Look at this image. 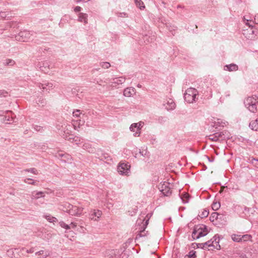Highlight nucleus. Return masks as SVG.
Returning a JSON list of instances; mask_svg holds the SVG:
<instances>
[{
	"label": "nucleus",
	"instance_id": "obj_7",
	"mask_svg": "<svg viewBox=\"0 0 258 258\" xmlns=\"http://www.w3.org/2000/svg\"><path fill=\"white\" fill-rule=\"evenodd\" d=\"M144 122L142 121H140L138 123H134L131 124L130 127V130L131 132H134V128H136V132L134 134V136L135 137H139L140 136L141 132L140 130L142 127L143 126Z\"/></svg>",
	"mask_w": 258,
	"mask_h": 258
},
{
	"label": "nucleus",
	"instance_id": "obj_50",
	"mask_svg": "<svg viewBox=\"0 0 258 258\" xmlns=\"http://www.w3.org/2000/svg\"><path fill=\"white\" fill-rule=\"evenodd\" d=\"M75 1H76V2L77 3H79V2H80L81 1H82V0H75Z\"/></svg>",
	"mask_w": 258,
	"mask_h": 258
},
{
	"label": "nucleus",
	"instance_id": "obj_6",
	"mask_svg": "<svg viewBox=\"0 0 258 258\" xmlns=\"http://www.w3.org/2000/svg\"><path fill=\"white\" fill-rule=\"evenodd\" d=\"M84 209V208L82 207L69 205L67 212L72 216H80L83 214Z\"/></svg>",
	"mask_w": 258,
	"mask_h": 258
},
{
	"label": "nucleus",
	"instance_id": "obj_28",
	"mask_svg": "<svg viewBox=\"0 0 258 258\" xmlns=\"http://www.w3.org/2000/svg\"><path fill=\"white\" fill-rule=\"evenodd\" d=\"M241 235L238 234H232L231 235V237L232 239L235 242H241Z\"/></svg>",
	"mask_w": 258,
	"mask_h": 258
},
{
	"label": "nucleus",
	"instance_id": "obj_5",
	"mask_svg": "<svg viewBox=\"0 0 258 258\" xmlns=\"http://www.w3.org/2000/svg\"><path fill=\"white\" fill-rule=\"evenodd\" d=\"M257 99L253 97H248L244 101V104L247 108L252 112L256 110Z\"/></svg>",
	"mask_w": 258,
	"mask_h": 258
},
{
	"label": "nucleus",
	"instance_id": "obj_4",
	"mask_svg": "<svg viewBox=\"0 0 258 258\" xmlns=\"http://www.w3.org/2000/svg\"><path fill=\"white\" fill-rule=\"evenodd\" d=\"M172 185L166 181H162L158 185V188L164 196H169L171 193V188Z\"/></svg>",
	"mask_w": 258,
	"mask_h": 258
},
{
	"label": "nucleus",
	"instance_id": "obj_34",
	"mask_svg": "<svg viewBox=\"0 0 258 258\" xmlns=\"http://www.w3.org/2000/svg\"><path fill=\"white\" fill-rule=\"evenodd\" d=\"M220 207V204L219 202H214L212 205V208L213 210L216 211Z\"/></svg>",
	"mask_w": 258,
	"mask_h": 258
},
{
	"label": "nucleus",
	"instance_id": "obj_15",
	"mask_svg": "<svg viewBox=\"0 0 258 258\" xmlns=\"http://www.w3.org/2000/svg\"><path fill=\"white\" fill-rule=\"evenodd\" d=\"M164 106L168 110H173L175 108V104L172 99L167 100Z\"/></svg>",
	"mask_w": 258,
	"mask_h": 258
},
{
	"label": "nucleus",
	"instance_id": "obj_10",
	"mask_svg": "<svg viewBox=\"0 0 258 258\" xmlns=\"http://www.w3.org/2000/svg\"><path fill=\"white\" fill-rule=\"evenodd\" d=\"M31 35L30 32L24 31L19 33V35L16 37V39L19 41H27L30 38Z\"/></svg>",
	"mask_w": 258,
	"mask_h": 258
},
{
	"label": "nucleus",
	"instance_id": "obj_24",
	"mask_svg": "<svg viewBox=\"0 0 258 258\" xmlns=\"http://www.w3.org/2000/svg\"><path fill=\"white\" fill-rule=\"evenodd\" d=\"M37 256L41 255V258H46L49 255V252L47 251L40 250L35 253Z\"/></svg>",
	"mask_w": 258,
	"mask_h": 258
},
{
	"label": "nucleus",
	"instance_id": "obj_45",
	"mask_svg": "<svg viewBox=\"0 0 258 258\" xmlns=\"http://www.w3.org/2000/svg\"><path fill=\"white\" fill-rule=\"evenodd\" d=\"M26 252L27 253H33L34 252V248H30V249H27L26 250Z\"/></svg>",
	"mask_w": 258,
	"mask_h": 258
},
{
	"label": "nucleus",
	"instance_id": "obj_30",
	"mask_svg": "<svg viewBox=\"0 0 258 258\" xmlns=\"http://www.w3.org/2000/svg\"><path fill=\"white\" fill-rule=\"evenodd\" d=\"M136 5L141 10L145 8L144 3L141 0H134Z\"/></svg>",
	"mask_w": 258,
	"mask_h": 258
},
{
	"label": "nucleus",
	"instance_id": "obj_43",
	"mask_svg": "<svg viewBox=\"0 0 258 258\" xmlns=\"http://www.w3.org/2000/svg\"><path fill=\"white\" fill-rule=\"evenodd\" d=\"M77 230L79 232L84 233L86 230V228L82 226H80L79 228H77Z\"/></svg>",
	"mask_w": 258,
	"mask_h": 258
},
{
	"label": "nucleus",
	"instance_id": "obj_33",
	"mask_svg": "<svg viewBox=\"0 0 258 258\" xmlns=\"http://www.w3.org/2000/svg\"><path fill=\"white\" fill-rule=\"evenodd\" d=\"M25 182L29 184H36L37 182L32 178H25Z\"/></svg>",
	"mask_w": 258,
	"mask_h": 258
},
{
	"label": "nucleus",
	"instance_id": "obj_22",
	"mask_svg": "<svg viewBox=\"0 0 258 258\" xmlns=\"http://www.w3.org/2000/svg\"><path fill=\"white\" fill-rule=\"evenodd\" d=\"M249 127L252 130L258 131V119L252 120L249 123Z\"/></svg>",
	"mask_w": 258,
	"mask_h": 258
},
{
	"label": "nucleus",
	"instance_id": "obj_25",
	"mask_svg": "<svg viewBox=\"0 0 258 258\" xmlns=\"http://www.w3.org/2000/svg\"><path fill=\"white\" fill-rule=\"evenodd\" d=\"M73 115L74 117L80 118H83L84 116V114H83L80 110L78 109L73 112Z\"/></svg>",
	"mask_w": 258,
	"mask_h": 258
},
{
	"label": "nucleus",
	"instance_id": "obj_51",
	"mask_svg": "<svg viewBox=\"0 0 258 258\" xmlns=\"http://www.w3.org/2000/svg\"><path fill=\"white\" fill-rule=\"evenodd\" d=\"M90 0H82V1H83L84 2H87L88 1H89Z\"/></svg>",
	"mask_w": 258,
	"mask_h": 258
},
{
	"label": "nucleus",
	"instance_id": "obj_31",
	"mask_svg": "<svg viewBox=\"0 0 258 258\" xmlns=\"http://www.w3.org/2000/svg\"><path fill=\"white\" fill-rule=\"evenodd\" d=\"M151 216V215H150V216H149V214H148V215H147V217L148 218V219H147V220H146V221H145V223H144L143 226H144V228H143V230H142V231H141L140 232V233L138 235V236H139V237H141V236H143V234H142V232H143L144 231L145 229L146 228V226H147V225L148 224V221H149V220L150 217Z\"/></svg>",
	"mask_w": 258,
	"mask_h": 258
},
{
	"label": "nucleus",
	"instance_id": "obj_29",
	"mask_svg": "<svg viewBox=\"0 0 258 258\" xmlns=\"http://www.w3.org/2000/svg\"><path fill=\"white\" fill-rule=\"evenodd\" d=\"M99 66L104 69H109L111 67V64L108 62H100L99 63Z\"/></svg>",
	"mask_w": 258,
	"mask_h": 258
},
{
	"label": "nucleus",
	"instance_id": "obj_36",
	"mask_svg": "<svg viewBox=\"0 0 258 258\" xmlns=\"http://www.w3.org/2000/svg\"><path fill=\"white\" fill-rule=\"evenodd\" d=\"M47 65H48L47 62H44L43 63V66L40 67V69L41 71L42 72H44L45 73L47 72L48 70V69L46 68V67L47 66Z\"/></svg>",
	"mask_w": 258,
	"mask_h": 258
},
{
	"label": "nucleus",
	"instance_id": "obj_12",
	"mask_svg": "<svg viewBox=\"0 0 258 258\" xmlns=\"http://www.w3.org/2000/svg\"><path fill=\"white\" fill-rule=\"evenodd\" d=\"M136 90L134 87H127L123 90V95L126 97H131L136 94Z\"/></svg>",
	"mask_w": 258,
	"mask_h": 258
},
{
	"label": "nucleus",
	"instance_id": "obj_26",
	"mask_svg": "<svg viewBox=\"0 0 258 258\" xmlns=\"http://www.w3.org/2000/svg\"><path fill=\"white\" fill-rule=\"evenodd\" d=\"M22 173H26V172H30L32 174L34 175H38V171L35 168H31L28 169H25L23 171H22Z\"/></svg>",
	"mask_w": 258,
	"mask_h": 258
},
{
	"label": "nucleus",
	"instance_id": "obj_9",
	"mask_svg": "<svg viewBox=\"0 0 258 258\" xmlns=\"http://www.w3.org/2000/svg\"><path fill=\"white\" fill-rule=\"evenodd\" d=\"M37 86L41 90L42 92L49 91L53 88V84L50 82H43V83H38L37 84Z\"/></svg>",
	"mask_w": 258,
	"mask_h": 258
},
{
	"label": "nucleus",
	"instance_id": "obj_46",
	"mask_svg": "<svg viewBox=\"0 0 258 258\" xmlns=\"http://www.w3.org/2000/svg\"><path fill=\"white\" fill-rule=\"evenodd\" d=\"M126 14L125 13H119V15L118 16L119 17H124L125 16Z\"/></svg>",
	"mask_w": 258,
	"mask_h": 258
},
{
	"label": "nucleus",
	"instance_id": "obj_19",
	"mask_svg": "<svg viewBox=\"0 0 258 258\" xmlns=\"http://www.w3.org/2000/svg\"><path fill=\"white\" fill-rule=\"evenodd\" d=\"M85 123V121L84 120H81V119H77L76 120H73V126L75 130H78V128H80V126L83 125Z\"/></svg>",
	"mask_w": 258,
	"mask_h": 258
},
{
	"label": "nucleus",
	"instance_id": "obj_27",
	"mask_svg": "<svg viewBox=\"0 0 258 258\" xmlns=\"http://www.w3.org/2000/svg\"><path fill=\"white\" fill-rule=\"evenodd\" d=\"M44 218L49 222L54 223L57 222V219L50 215H45Z\"/></svg>",
	"mask_w": 258,
	"mask_h": 258
},
{
	"label": "nucleus",
	"instance_id": "obj_41",
	"mask_svg": "<svg viewBox=\"0 0 258 258\" xmlns=\"http://www.w3.org/2000/svg\"><path fill=\"white\" fill-rule=\"evenodd\" d=\"M250 162L254 166L258 168V159L253 158L251 159Z\"/></svg>",
	"mask_w": 258,
	"mask_h": 258
},
{
	"label": "nucleus",
	"instance_id": "obj_11",
	"mask_svg": "<svg viewBox=\"0 0 258 258\" xmlns=\"http://www.w3.org/2000/svg\"><path fill=\"white\" fill-rule=\"evenodd\" d=\"M102 214V211L99 210H93L90 212L89 218L92 220L98 221Z\"/></svg>",
	"mask_w": 258,
	"mask_h": 258
},
{
	"label": "nucleus",
	"instance_id": "obj_21",
	"mask_svg": "<svg viewBox=\"0 0 258 258\" xmlns=\"http://www.w3.org/2000/svg\"><path fill=\"white\" fill-rule=\"evenodd\" d=\"M83 149L87 150L88 152L93 153L95 151V150L93 148L91 145L89 143H85L83 146Z\"/></svg>",
	"mask_w": 258,
	"mask_h": 258
},
{
	"label": "nucleus",
	"instance_id": "obj_23",
	"mask_svg": "<svg viewBox=\"0 0 258 258\" xmlns=\"http://www.w3.org/2000/svg\"><path fill=\"white\" fill-rule=\"evenodd\" d=\"M180 199L183 203H187L188 202L189 196L187 193L183 192L180 195Z\"/></svg>",
	"mask_w": 258,
	"mask_h": 258
},
{
	"label": "nucleus",
	"instance_id": "obj_42",
	"mask_svg": "<svg viewBox=\"0 0 258 258\" xmlns=\"http://www.w3.org/2000/svg\"><path fill=\"white\" fill-rule=\"evenodd\" d=\"M69 229H76L77 227V223L76 222H72L70 225H69Z\"/></svg>",
	"mask_w": 258,
	"mask_h": 258
},
{
	"label": "nucleus",
	"instance_id": "obj_1",
	"mask_svg": "<svg viewBox=\"0 0 258 258\" xmlns=\"http://www.w3.org/2000/svg\"><path fill=\"white\" fill-rule=\"evenodd\" d=\"M209 231L207 227L204 225H199L195 227L192 236L194 239H199L208 234Z\"/></svg>",
	"mask_w": 258,
	"mask_h": 258
},
{
	"label": "nucleus",
	"instance_id": "obj_47",
	"mask_svg": "<svg viewBox=\"0 0 258 258\" xmlns=\"http://www.w3.org/2000/svg\"><path fill=\"white\" fill-rule=\"evenodd\" d=\"M254 22L256 23H258V20H256V19L255 18H254Z\"/></svg>",
	"mask_w": 258,
	"mask_h": 258
},
{
	"label": "nucleus",
	"instance_id": "obj_17",
	"mask_svg": "<svg viewBox=\"0 0 258 258\" xmlns=\"http://www.w3.org/2000/svg\"><path fill=\"white\" fill-rule=\"evenodd\" d=\"M238 69V66L234 63L226 65L224 67V70L225 71H228L230 72L237 71Z\"/></svg>",
	"mask_w": 258,
	"mask_h": 258
},
{
	"label": "nucleus",
	"instance_id": "obj_49",
	"mask_svg": "<svg viewBox=\"0 0 258 258\" xmlns=\"http://www.w3.org/2000/svg\"><path fill=\"white\" fill-rule=\"evenodd\" d=\"M101 81L98 82H97V84H98V85H101Z\"/></svg>",
	"mask_w": 258,
	"mask_h": 258
},
{
	"label": "nucleus",
	"instance_id": "obj_2",
	"mask_svg": "<svg viewBox=\"0 0 258 258\" xmlns=\"http://www.w3.org/2000/svg\"><path fill=\"white\" fill-rule=\"evenodd\" d=\"M198 91L193 88L187 89L184 94V100L189 103H192L196 101Z\"/></svg>",
	"mask_w": 258,
	"mask_h": 258
},
{
	"label": "nucleus",
	"instance_id": "obj_20",
	"mask_svg": "<svg viewBox=\"0 0 258 258\" xmlns=\"http://www.w3.org/2000/svg\"><path fill=\"white\" fill-rule=\"evenodd\" d=\"M214 241L212 239L209 240L205 243H200V247L201 248H208L210 247H214L215 245L213 244Z\"/></svg>",
	"mask_w": 258,
	"mask_h": 258
},
{
	"label": "nucleus",
	"instance_id": "obj_3",
	"mask_svg": "<svg viewBox=\"0 0 258 258\" xmlns=\"http://www.w3.org/2000/svg\"><path fill=\"white\" fill-rule=\"evenodd\" d=\"M131 165L128 163L120 161L117 168L118 173L122 176H130Z\"/></svg>",
	"mask_w": 258,
	"mask_h": 258
},
{
	"label": "nucleus",
	"instance_id": "obj_14",
	"mask_svg": "<svg viewBox=\"0 0 258 258\" xmlns=\"http://www.w3.org/2000/svg\"><path fill=\"white\" fill-rule=\"evenodd\" d=\"M58 158L61 159L64 162L70 161L72 159L71 156L68 154H63L62 153H58L56 155Z\"/></svg>",
	"mask_w": 258,
	"mask_h": 258
},
{
	"label": "nucleus",
	"instance_id": "obj_39",
	"mask_svg": "<svg viewBox=\"0 0 258 258\" xmlns=\"http://www.w3.org/2000/svg\"><path fill=\"white\" fill-rule=\"evenodd\" d=\"M5 64L8 66H12L15 64V61L11 59H8L6 60Z\"/></svg>",
	"mask_w": 258,
	"mask_h": 258
},
{
	"label": "nucleus",
	"instance_id": "obj_48",
	"mask_svg": "<svg viewBox=\"0 0 258 258\" xmlns=\"http://www.w3.org/2000/svg\"><path fill=\"white\" fill-rule=\"evenodd\" d=\"M6 120H7V121H10V118L9 117V118H8L7 119H6H6H5V120H4V121H6Z\"/></svg>",
	"mask_w": 258,
	"mask_h": 258
},
{
	"label": "nucleus",
	"instance_id": "obj_44",
	"mask_svg": "<svg viewBox=\"0 0 258 258\" xmlns=\"http://www.w3.org/2000/svg\"><path fill=\"white\" fill-rule=\"evenodd\" d=\"M81 9H82L81 7H80L79 6H77L74 8V12H80V11H81Z\"/></svg>",
	"mask_w": 258,
	"mask_h": 258
},
{
	"label": "nucleus",
	"instance_id": "obj_18",
	"mask_svg": "<svg viewBox=\"0 0 258 258\" xmlns=\"http://www.w3.org/2000/svg\"><path fill=\"white\" fill-rule=\"evenodd\" d=\"M78 21L84 24L88 23V15L85 13H80L78 15Z\"/></svg>",
	"mask_w": 258,
	"mask_h": 258
},
{
	"label": "nucleus",
	"instance_id": "obj_8",
	"mask_svg": "<svg viewBox=\"0 0 258 258\" xmlns=\"http://www.w3.org/2000/svg\"><path fill=\"white\" fill-rule=\"evenodd\" d=\"M126 80L124 77L121 76L112 79L111 86L112 88H118V86L123 84Z\"/></svg>",
	"mask_w": 258,
	"mask_h": 258
},
{
	"label": "nucleus",
	"instance_id": "obj_16",
	"mask_svg": "<svg viewBox=\"0 0 258 258\" xmlns=\"http://www.w3.org/2000/svg\"><path fill=\"white\" fill-rule=\"evenodd\" d=\"M72 143H74L77 145H80L82 143V139L79 137L71 136L69 138L66 139Z\"/></svg>",
	"mask_w": 258,
	"mask_h": 258
},
{
	"label": "nucleus",
	"instance_id": "obj_35",
	"mask_svg": "<svg viewBox=\"0 0 258 258\" xmlns=\"http://www.w3.org/2000/svg\"><path fill=\"white\" fill-rule=\"evenodd\" d=\"M186 258H195L196 255V251L194 250H191L189 251L188 254L185 256Z\"/></svg>",
	"mask_w": 258,
	"mask_h": 258
},
{
	"label": "nucleus",
	"instance_id": "obj_40",
	"mask_svg": "<svg viewBox=\"0 0 258 258\" xmlns=\"http://www.w3.org/2000/svg\"><path fill=\"white\" fill-rule=\"evenodd\" d=\"M209 215V212L206 210H204L201 213L200 216L201 218L207 217Z\"/></svg>",
	"mask_w": 258,
	"mask_h": 258
},
{
	"label": "nucleus",
	"instance_id": "obj_38",
	"mask_svg": "<svg viewBox=\"0 0 258 258\" xmlns=\"http://www.w3.org/2000/svg\"><path fill=\"white\" fill-rule=\"evenodd\" d=\"M221 136V133H216L215 136H214L213 138H211V140L213 141H218L220 140V137Z\"/></svg>",
	"mask_w": 258,
	"mask_h": 258
},
{
	"label": "nucleus",
	"instance_id": "obj_52",
	"mask_svg": "<svg viewBox=\"0 0 258 258\" xmlns=\"http://www.w3.org/2000/svg\"><path fill=\"white\" fill-rule=\"evenodd\" d=\"M134 130H135V132L134 133H136V128H134Z\"/></svg>",
	"mask_w": 258,
	"mask_h": 258
},
{
	"label": "nucleus",
	"instance_id": "obj_37",
	"mask_svg": "<svg viewBox=\"0 0 258 258\" xmlns=\"http://www.w3.org/2000/svg\"><path fill=\"white\" fill-rule=\"evenodd\" d=\"M59 225H60V226L61 227H62L63 228H64L66 230H69V227H70L69 226V225L66 224L64 222L60 221V222H59Z\"/></svg>",
	"mask_w": 258,
	"mask_h": 258
},
{
	"label": "nucleus",
	"instance_id": "obj_32",
	"mask_svg": "<svg viewBox=\"0 0 258 258\" xmlns=\"http://www.w3.org/2000/svg\"><path fill=\"white\" fill-rule=\"evenodd\" d=\"M251 238V236L248 234L241 235V242L247 241L250 240Z\"/></svg>",
	"mask_w": 258,
	"mask_h": 258
},
{
	"label": "nucleus",
	"instance_id": "obj_13",
	"mask_svg": "<svg viewBox=\"0 0 258 258\" xmlns=\"http://www.w3.org/2000/svg\"><path fill=\"white\" fill-rule=\"evenodd\" d=\"M30 196L32 200H37L40 198L44 197L45 194L42 191H34L32 192Z\"/></svg>",
	"mask_w": 258,
	"mask_h": 258
}]
</instances>
